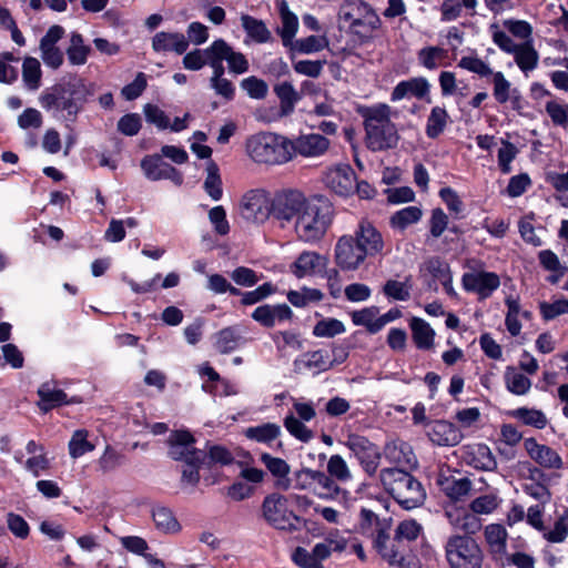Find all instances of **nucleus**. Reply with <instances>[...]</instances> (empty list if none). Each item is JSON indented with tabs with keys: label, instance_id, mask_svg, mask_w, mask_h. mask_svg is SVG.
Returning a JSON list of instances; mask_svg holds the SVG:
<instances>
[{
	"label": "nucleus",
	"instance_id": "f257e3e1",
	"mask_svg": "<svg viewBox=\"0 0 568 568\" xmlns=\"http://www.w3.org/2000/svg\"><path fill=\"white\" fill-rule=\"evenodd\" d=\"M89 94L84 81L73 78L43 91L39 97V103L54 116L61 114L63 119L74 121L87 103Z\"/></svg>",
	"mask_w": 568,
	"mask_h": 568
},
{
	"label": "nucleus",
	"instance_id": "f03ea898",
	"mask_svg": "<svg viewBox=\"0 0 568 568\" xmlns=\"http://www.w3.org/2000/svg\"><path fill=\"white\" fill-rule=\"evenodd\" d=\"M365 129V142L374 152L393 149L397 145L399 135L395 123L390 120V108L377 104L362 111Z\"/></svg>",
	"mask_w": 568,
	"mask_h": 568
},
{
	"label": "nucleus",
	"instance_id": "7ed1b4c3",
	"mask_svg": "<svg viewBox=\"0 0 568 568\" xmlns=\"http://www.w3.org/2000/svg\"><path fill=\"white\" fill-rule=\"evenodd\" d=\"M332 222V205L324 199L311 197L294 222V232L301 242L316 244L324 239Z\"/></svg>",
	"mask_w": 568,
	"mask_h": 568
},
{
	"label": "nucleus",
	"instance_id": "20e7f679",
	"mask_svg": "<svg viewBox=\"0 0 568 568\" xmlns=\"http://www.w3.org/2000/svg\"><path fill=\"white\" fill-rule=\"evenodd\" d=\"M379 479L384 488L405 509L420 506L426 497L422 484L408 470L399 468H384L379 471Z\"/></svg>",
	"mask_w": 568,
	"mask_h": 568
},
{
	"label": "nucleus",
	"instance_id": "39448f33",
	"mask_svg": "<svg viewBox=\"0 0 568 568\" xmlns=\"http://www.w3.org/2000/svg\"><path fill=\"white\" fill-rule=\"evenodd\" d=\"M288 148V139L273 132H258L245 142L247 156L260 165H278L291 161Z\"/></svg>",
	"mask_w": 568,
	"mask_h": 568
},
{
	"label": "nucleus",
	"instance_id": "423d86ee",
	"mask_svg": "<svg viewBox=\"0 0 568 568\" xmlns=\"http://www.w3.org/2000/svg\"><path fill=\"white\" fill-rule=\"evenodd\" d=\"M445 555L450 568H481L483 551L470 536H450L445 545Z\"/></svg>",
	"mask_w": 568,
	"mask_h": 568
},
{
	"label": "nucleus",
	"instance_id": "0eeeda50",
	"mask_svg": "<svg viewBox=\"0 0 568 568\" xmlns=\"http://www.w3.org/2000/svg\"><path fill=\"white\" fill-rule=\"evenodd\" d=\"M341 17L357 34H369L382 26L376 11L364 0H345L341 7Z\"/></svg>",
	"mask_w": 568,
	"mask_h": 568
},
{
	"label": "nucleus",
	"instance_id": "6e6552de",
	"mask_svg": "<svg viewBox=\"0 0 568 568\" xmlns=\"http://www.w3.org/2000/svg\"><path fill=\"white\" fill-rule=\"evenodd\" d=\"M240 212L248 222L262 224L273 214V197L264 189H252L241 199Z\"/></svg>",
	"mask_w": 568,
	"mask_h": 568
},
{
	"label": "nucleus",
	"instance_id": "1a4fd4ad",
	"mask_svg": "<svg viewBox=\"0 0 568 568\" xmlns=\"http://www.w3.org/2000/svg\"><path fill=\"white\" fill-rule=\"evenodd\" d=\"M344 445L351 450L368 476H374L377 473L382 453L376 444L365 436L349 433Z\"/></svg>",
	"mask_w": 568,
	"mask_h": 568
},
{
	"label": "nucleus",
	"instance_id": "9d476101",
	"mask_svg": "<svg viewBox=\"0 0 568 568\" xmlns=\"http://www.w3.org/2000/svg\"><path fill=\"white\" fill-rule=\"evenodd\" d=\"M263 517L276 529L293 531L297 529L298 517L287 508V500L278 494L267 496L262 505Z\"/></svg>",
	"mask_w": 568,
	"mask_h": 568
},
{
	"label": "nucleus",
	"instance_id": "9b49d317",
	"mask_svg": "<svg viewBox=\"0 0 568 568\" xmlns=\"http://www.w3.org/2000/svg\"><path fill=\"white\" fill-rule=\"evenodd\" d=\"M195 439L187 430L172 432L168 438L169 456L184 463H203L206 454L194 447Z\"/></svg>",
	"mask_w": 568,
	"mask_h": 568
},
{
	"label": "nucleus",
	"instance_id": "f8f14e48",
	"mask_svg": "<svg viewBox=\"0 0 568 568\" xmlns=\"http://www.w3.org/2000/svg\"><path fill=\"white\" fill-rule=\"evenodd\" d=\"M310 200L298 190H283L273 197V215L286 222L296 220Z\"/></svg>",
	"mask_w": 568,
	"mask_h": 568
},
{
	"label": "nucleus",
	"instance_id": "ddd939ff",
	"mask_svg": "<svg viewBox=\"0 0 568 568\" xmlns=\"http://www.w3.org/2000/svg\"><path fill=\"white\" fill-rule=\"evenodd\" d=\"M366 258L351 234L337 239L334 246V262L341 271L355 272L359 270Z\"/></svg>",
	"mask_w": 568,
	"mask_h": 568
},
{
	"label": "nucleus",
	"instance_id": "4468645a",
	"mask_svg": "<svg viewBox=\"0 0 568 568\" xmlns=\"http://www.w3.org/2000/svg\"><path fill=\"white\" fill-rule=\"evenodd\" d=\"M329 261L324 254L305 250L290 265L291 273L297 278L326 276Z\"/></svg>",
	"mask_w": 568,
	"mask_h": 568
},
{
	"label": "nucleus",
	"instance_id": "2eb2a0df",
	"mask_svg": "<svg viewBox=\"0 0 568 568\" xmlns=\"http://www.w3.org/2000/svg\"><path fill=\"white\" fill-rule=\"evenodd\" d=\"M462 285L466 292L476 293L480 300H486L499 287L498 274L487 271H473L463 274Z\"/></svg>",
	"mask_w": 568,
	"mask_h": 568
},
{
	"label": "nucleus",
	"instance_id": "dca6fc26",
	"mask_svg": "<svg viewBox=\"0 0 568 568\" xmlns=\"http://www.w3.org/2000/svg\"><path fill=\"white\" fill-rule=\"evenodd\" d=\"M288 152L291 159L294 154L303 158H318L324 155L329 149L331 142L324 135L318 133L301 134L294 140H288Z\"/></svg>",
	"mask_w": 568,
	"mask_h": 568
},
{
	"label": "nucleus",
	"instance_id": "f3484780",
	"mask_svg": "<svg viewBox=\"0 0 568 568\" xmlns=\"http://www.w3.org/2000/svg\"><path fill=\"white\" fill-rule=\"evenodd\" d=\"M459 456L465 464L484 471H493L497 467L491 449L483 443H473L459 448Z\"/></svg>",
	"mask_w": 568,
	"mask_h": 568
},
{
	"label": "nucleus",
	"instance_id": "a211bd4d",
	"mask_svg": "<svg viewBox=\"0 0 568 568\" xmlns=\"http://www.w3.org/2000/svg\"><path fill=\"white\" fill-rule=\"evenodd\" d=\"M384 458L396 467L405 471L413 470L417 467V457L412 446L402 440L393 439L385 444L383 454Z\"/></svg>",
	"mask_w": 568,
	"mask_h": 568
},
{
	"label": "nucleus",
	"instance_id": "6ab92c4d",
	"mask_svg": "<svg viewBox=\"0 0 568 568\" xmlns=\"http://www.w3.org/2000/svg\"><path fill=\"white\" fill-rule=\"evenodd\" d=\"M64 29L61 26L54 24L48 29L40 40V55L43 63L49 68L58 69L63 63V52L57 47L58 41L62 39Z\"/></svg>",
	"mask_w": 568,
	"mask_h": 568
},
{
	"label": "nucleus",
	"instance_id": "aec40b11",
	"mask_svg": "<svg viewBox=\"0 0 568 568\" xmlns=\"http://www.w3.org/2000/svg\"><path fill=\"white\" fill-rule=\"evenodd\" d=\"M351 236L356 241V244L359 246L366 257L376 256L383 252V236L379 231L367 220H362L358 223L354 234H351Z\"/></svg>",
	"mask_w": 568,
	"mask_h": 568
},
{
	"label": "nucleus",
	"instance_id": "412c9836",
	"mask_svg": "<svg viewBox=\"0 0 568 568\" xmlns=\"http://www.w3.org/2000/svg\"><path fill=\"white\" fill-rule=\"evenodd\" d=\"M356 175L348 164L328 169L324 175L325 185L338 195L347 196L355 191Z\"/></svg>",
	"mask_w": 568,
	"mask_h": 568
},
{
	"label": "nucleus",
	"instance_id": "4be33fe9",
	"mask_svg": "<svg viewBox=\"0 0 568 568\" xmlns=\"http://www.w3.org/2000/svg\"><path fill=\"white\" fill-rule=\"evenodd\" d=\"M430 84L426 78L416 77L400 81L393 89L390 100L393 102L407 98L426 99L429 102Z\"/></svg>",
	"mask_w": 568,
	"mask_h": 568
},
{
	"label": "nucleus",
	"instance_id": "5701e85b",
	"mask_svg": "<svg viewBox=\"0 0 568 568\" xmlns=\"http://www.w3.org/2000/svg\"><path fill=\"white\" fill-rule=\"evenodd\" d=\"M293 366L294 371L298 374L305 372L320 374L333 367V362L326 351L317 349L313 352H306L296 357L293 362Z\"/></svg>",
	"mask_w": 568,
	"mask_h": 568
},
{
	"label": "nucleus",
	"instance_id": "b1692460",
	"mask_svg": "<svg viewBox=\"0 0 568 568\" xmlns=\"http://www.w3.org/2000/svg\"><path fill=\"white\" fill-rule=\"evenodd\" d=\"M527 454L541 467L559 469L562 466V459L551 447L541 445L532 437L524 442Z\"/></svg>",
	"mask_w": 568,
	"mask_h": 568
},
{
	"label": "nucleus",
	"instance_id": "393cba45",
	"mask_svg": "<svg viewBox=\"0 0 568 568\" xmlns=\"http://www.w3.org/2000/svg\"><path fill=\"white\" fill-rule=\"evenodd\" d=\"M151 45L156 53L174 52L180 55L186 52L189 41L183 33L160 31L153 36Z\"/></svg>",
	"mask_w": 568,
	"mask_h": 568
},
{
	"label": "nucleus",
	"instance_id": "a878e982",
	"mask_svg": "<svg viewBox=\"0 0 568 568\" xmlns=\"http://www.w3.org/2000/svg\"><path fill=\"white\" fill-rule=\"evenodd\" d=\"M274 92L280 100V110H270V121H273L281 116L290 115L295 104L300 101L301 95L295 90L291 82L284 81L274 87Z\"/></svg>",
	"mask_w": 568,
	"mask_h": 568
},
{
	"label": "nucleus",
	"instance_id": "bb28decb",
	"mask_svg": "<svg viewBox=\"0 0 568 568\" xmlns=\"http://www.w3.org/2000/svg\"><path fill=\"white\" fill-rule=\"evenodd\" d=\"M292 316L293 312L286 304H264L252 313V318L265 327H273L276 322L290 321Z\"/></svg>",
	"mask_w": 568,
	"mask_h": 568
},
{
	"label": "nucleus",
	"instance_id": "cd10ccee",
	"mask_svg": "<svg viewBox=\"0 0 568 568\" xmlns=\"http://www.w3.org/2000/svg\"><path fill=\"white\" fill-rule=\"evenodd\" d=\"M429 439L438 446H456L463 439V433L446 420L435 422L428 430Z\"/></svg>",
	"mask_w": 568,
	"mask_h": 568
},
{
	"label": "nucleus",
	"instance_id": "c85d7f7f",
	"mask_svg": "<svg viewBox=\"0 0 568 568\" xmlns=\"http://www.w3.org/2000/svg\"><path fill=\"white\" fill-rule=\"evenodd\" d=\"M40 400L38 407L47 413L58 406L70 403L67 394L54 382H45L38 388Z\"/></svg>",
	"mask_w": 568,
	"mask_h": 568
},
{
	"label": "nucleus",
	"instance_id": "c756f323",
	"mask_svg": "<svg viewBox=\"0 0 568 568\" xmlns=\"http://www.w3.org/2000/svg\"><path fill=\"white\" fill-rule=\"evenodd\" d=\"M313 495L323 500H335L346 491L328 474L316 470Z\"/></svg>",
	"mask_w": 568,
	"mask_h": 568
},
{
	"label": "nucleus",
	"instance_id": "7c9ffc66",
	"mask_svg": "<svg viewBox=\"0 0 568 568\" xmlns=\"http://www.w3.org/2000/svg\"><path fill=\"white\" fill-rule=\"evenodd\" d=\"M278 12L282 26L277 29V33L282 39L283 45L287 48L298 31V18L290 10L286 1L278 3Z\"/></svg>",
	"mask_w": 568,
	"mask_h": 568
},
{
	"label": "nucleus",
	"instance_id": "2f4dec72",
	"mask_svg": "<svg viewBox=\"0 0 568 568\" xmlns=\"http://www.w3.org/2000/svg\"><path fill=\"white\" fill-rule=\"evenodd\" d=\"M155 528L165 535H174L181 530V525L173 511L165 506H154L151 511Z\"/></svg>",
	"mask_w": 568,
	"mask_h": 568
},
{
	"label": "nucleus",
	"instance_id": "473e14b6",
	"mask_svg": "<svg viewBox=\"0 0 568 568\" xmlns=\"http://www.w3.org/2000/svg\"><path fill=\"white\" fill-rule=\"evenodd\" d=\"M446 515L449 524L456 530H460L467 534L466 536L476 534L481 527L480 520L471 510L469 513L466 510L456 509L453 511H447Z\"/></svg>",
	"mask_w": 568,
	"mask_h": 568
},
{
	"label": "nucleus",
	"instance_id": "72a5a7b5",
	"mask_svg": "<svg viewBox=\"0 0 568 568\" xmlns=\"http://www.w3.org/2000/svg\"><path fill=\"white\" fill-rule=\"evenodd\" d=\"M415 345L419 349H430L434 346L435 331L423 318L413 317L409 323Z\"/></svg>",
	"mask_w": 568,
	"mask_h": 568
},
{
	"label": "nucleus",
	"instance_id": "f704fd0d",
	"mask_svg": "<svg viewBox=\"0 0 568 568\" xmlns=\"http://www.w3.org/2000/svg\"><path fill=\"white\" fill-rule=\"evenodd\" d=\"M477 0H444L440 4V21L450 22L462 17L463 8L470 11L473 16L477 8Z\"/></svg>",
	"mask_w": 568,
	"mask_h": 568
},
{
	"label": "nucleus",
	"instance_id": "c9c22d12",
	"mask_svg": "<svg viewBox=\"0 0 568 568\" xmlns=\"http://www.w3.org/2000/svg\"><path fill=\"white\" fill-rule=\"evenodd\" d=\"M221 54L227 62L229 70L235 74L245 73L248 70V61L245 55L241 52H236L233 48L223 39L215 40Z\"/></svg>",
	"mask_w": 568,
	"mask_h": 568
},
{
	"label": "nucleus",
	"instance_id": "e433bc0d",
	"mask_svg": "<svg viewBox=\"0 0 568 568\" xmlns=\"http://www.w3.org/2000/svg\"><path fill=\"white\" fill-rule=\"evenodd\" d=\"M241 23L247 36L257 43H266L272 39V33L266 24L252 16L242 14Z\"/></svg>",
	"mask_w": 568,
	"mask_h": 568
},
{
	"label": "nucleus",
	"instance_id": "4c0bfd02",
	"mask_svg": "<svg viewBox=\"0 0 568 568\" xmlns=\"http://www.w3.org/2000/svg\"><path fill=\"white\" fill-rule=\"evenodd\" d=\"M328 45V40L324 36H308L306 38L293 40L287 47L291 52L301 54H312L324 50Z\"/></svg>",
	"mask_w": 568,
	"mask_h": 568
},
{
	"label": "nucleus",
	"instance_id": "58836bf2",
	"mask_svg": "<svg viewBox=\"0 0 568 568\" xmlns=\"http://www.w3.org/2000/svg\"><path fill=\"white\" fill-rule=\"evenodd\" d=\"M485 539L494 554L503 555L506 551L507 530L500 524H489L485 527Z\"/></svg>",
	"mask_w": 568,
	"mask_h": 568
},
{
	"label": "nucleus",
	"instance_id": "ea45409f",
	"mask_svg": "<svg viewBox=\"0 0 568 568\" xmlns=\"http://www.w3.org/2000/svg\"><path fill=\"white\" fill-rule=\"evenodd\" d=\"M141 169L146 179L151 181L164 180L171 171V165L162 160L160 155H148L141 161Z\"/></svg>",
	"mask_w": 568,
	"mask_h": 568
},
{
	"label": "nucleus",
	"instance_id": "a19ab883",
	"mask_svg": "<svg viewBox=\"0 0 568 568\" xmlns=\"http://www.w3.org/2000/svg\"><path fill=\"white\" fill-rule=\"evenodd\" d=\"M515 55V61L523 72L534 70L538 64V52L534 49L531 41L518 44L511 52Z\"/></svg>",
	"mask_w": 568,
	"mask_h": 568
},
{
	"label": "nucleus",
	"instance_id": "79ce46f5",
	"mask_svg": "<svg viewBox=\"0 0 568 568\" xmlns=\"http://www.w3.org/2000/svg\"><path fill=\"white\" fill-rule=\"evenodd\" d=\"M91 52L89 45L84 44L83 37L78 32L70 36V45L67 49L68 60L72 65L85 64Z\"/></svg>",
	"mask_w": 568,
	"mask_h": 568
},
{
	"label": "nucleus",
	"instance_id": "37998d69",
	"mask_svg": "<svg viewBox=\"0 0 568 568\" xmlns=\"http://www.w3.org/2000/svg\"><path fill=\"white\" fill-rule=\"evenodd\" d=\"M42 70L37 58L27 57L22 63V80L26 88L36 91L41 87Z\"/></svg>",
	"mask_w": 568,
	"mask_h": 568
},
{
	"label": "nucleus",
	"instance_id": "c03bdc74",
	"mask_svg": "<svg viewBox=\"0 0 568 568\" xmlns=\"http://www.w3.org/2000/svg\"><path fill=\"white\" fill-rule=\"evenodd\" d=\"M473 484L466 478H446L442 481L445 495L452 500L458 501L465 498L471 490Z\"/></svg>",
	"mask_w": 568,
	"mask_h": 568
},
{
	"label": "nucleus",
	"instance_id": "a18cd8bd",
	"mask_svg": "<svg viewBox=\"0 0 568 568\" xmlns=\"http://www.w3.org/2000/svg\"><path fill=\"white\" fill-rule=\"evenodd\" d=\"M448 119L449 115L444 108L434 106L427 118L425 129L427 136L430 139H436L439 136L444 132L448 123Z\"/></svg>",
	"mask_w": 568,
	"mask_h": 568
},
{
	"label": "nucleus",
	"instance_id": "49530a36",
	"mask_svg": "<svg viewBox=\"0 0 568 568\" xmlns=\"http://www.w3.org/2000/svg\"><path fill=\"white\" fill-rule=\"evenodd\" d=\"M281 426L275 423H265L258 426L248 427L245 436L258 443L268 444L281 435Z\"/></svg>",
	"mask_w": 568,
	"mask_h": 568
},
{
	"label": "nucleus",
	"instance_id": "de8ad7c7",
	"mask_svg": "<svg viewBox=\"0 0 568 568\" xmlns=\"http://www.w3.org/2000/svg\"><path fill=\"white\" fill-rule=\"evenodd\" d=\"M511 415L523 424L537 429H544L548 424V418L544 412L535 408L519 407Z\"/></svg>",
	"mask_w": 568,
	"mask_h": 568
},
{
	"label": "nucleus",
	"instance_id": "09e8293b",
	"mask_svg": "<svg viewBox=\"0 0 568 568\" xmlns=\"http://www.w3.org/2000/svg\"><path fill=\"white\" fill-rule=\"evenodd\" d=\"M545 111L555 125L568 129L567 102L559 99H550L545 104Z\"/></svg>",
	"mask_w": 568,
	"mask_h": 568
},
{
	"label": "nucleus",
	"instance_id": "8fccbe9b",
	"mask_svg": "<svg viewBox=\"0 0 568 568\" xmlns=\"http://www.w3.org/2000/svg\"><path fill=\"white\" fill-rule=\"evenodd\" d=\"M423 212L417 206H407L395 212L390 217V225L397 230H405L422 219Z\"/></svg>",
	"mask_w": 568,
	"mask_h": 568
},
{
	"label": "nucleus",
	"instance_id": "3c124183",
	"mask_svg": "<svg viewBox=\"0 0 568 568\" xmlns=\"http://www.w3.org/2000/svg\"><path fill=\"white\" fill-rule=\"evenodd\" d=\"M327 474L337 483H347L353 479L352 471L343 456L332 455L327 462Z\"/></svg>",
	"mask_w": 568,
	"mask_h": 568
},
{
	"label": "nucleus",
	"instance_id": "603ef678",
	"mask_svg": "<svg viewBox=\"0 0 568 568\" xmlns=\"http://www.w3.org/2000/svg\"><path fill=\"white\" fill-rule=\"evenodd\" d=\"M507 389L515 395H525L531 387V381L515 368L508 367L505 373Z\"/></svg>",
	"mask_w": 568,
	"mask_h": 568
},
{
	"label": "nucleus",
	"instance_id": "864d4df0",
	"mask_svg": "<svg viewBox=\"0 0 568 568\" xmlns=\"http://www.w3.org/2000/svg\"><path fill=\"white\" fill-rule=\"evenodd\" d=\"M447 57V51L440 47H425L418 51V62L428 70H435L442 65V61Z\"/></svg>",
	"mask_w": 568,
	"mask_h": 568
},
{
	"label": "nucleus",
	"instance_id": "5fc2aeb1",
	"mask_svg": "<svg viewBox=\"0 0 568 568\" xmlns=\"http://www.w3.org/2000/svg\"><path fill=\"white\" fill-rule=\"evenodd\" d=\"M88 435L85 429H78L72 434L68 445L71 458L77 459L94 449L95 446L88 440Z\"/></svg>",
	"mask_w": 568,
	"mask_h": 568
},
{
	"label": "nucleus",
	"instance_id": "6e6d98bb",
	"mask_svg": "<svg viewBox=\"0 0 568 568\" xmlns=\"http://www.w3.org/2000/svg\"><path fill=\"white\" fill-rule=\"evenodd\" d=\"M378 308L371 306L361 311H355L352 314V321L355 325L365 326L371 333L375 334L381 331V324H378Z\"/></svg>",
	"mask_w": 568,
	"mask_h": 568
},
{
	"label": "nucleus",
	"instance_id": "4d7b16f0",
	"mask_svg": "<svg viewBox=\"0 0 568 568\" xmlns=\"http://www.w3.org/2000/svg\"><path fill=\"white\" fill-rule=\"evenodd\" d=\"M324 294L317 288L303 287L300 291H290L287 300L295 307H305L310 303L320 302Z\"/></svg>",
	"mask_w": 568,
	"mask_h": 568
},
{
	"label": "nucleus",
	"instance_id": "13d9d810",
	"mask_svg": "<svg viewBox=\"0 0 568 568\" xmlns=\"http://www.w3.org/2000/svg\"><path fill=\"white\" fill-rule=\"evenodd\" d=\"M123 460L124 456L120 452L106 445L103 454L98 459V468L101 473L108 474L119 468Z\"/></svg>",
	"mask_w": 568,
	"mask_h": 568
},
{
	"label": "nucleus",
	"instance_id": "bf43d9fd",
	"mask_svg": "<svg viewBox=\"0 0 568 568\" xmlns=\"http://www.w3.org/2000/svg\"><path fill=\"white\" fill-rule=\"evenodd\" d=\"M501 499L497 494L481 495L471 500L469 508L476 515H489L494 513L500 505Z\"/></svg>",
	"mask_w": 568,
	"mask_h": 568
},
{
	"label": "nucleus",
	"instance_id": "052dcab7",
	"mask_svg": "<svg viewBox=\"0 0 568 568\" xmlns=\"http://www.w3.org/2000/svg\"><path fill=\"white\" fill-rule=\"evenodd\" d=\"M206 178L203 187L207 195L213 201H219L222 197V181L219 174L217 166L214 163L209 164L206 169Z\"/></svg>",
	"mask_w": 568,
	"mask_h": 568
},
{
	"label": "nucleus",
	"instance_id": "680f3d73",
	"mask_svg": "<svg viewBox=\"0 0 568 568\" xmlns=\"http://www.w3.org/2000/svg\"><path fill=\"white\" fill-rule=\"evenodd\" d=\"M240 335L233 327H226L221 329L215 335V347L222 354L233 352L239 344Z\"/></svg>",
	"mask_w": 568,
	"mask_h": 568
},
{
	"label": "nucleus",
	"instance_id": "e2e57ef3",
	"mask_svg": "<svg viewBox=\"0 0 568 568\" xmlns=\"http://www.w3.org/2000/svg\"><path fill=\"white\" fill-rule=\"evenodd\" d=\"M493 84H494V98L498 103H506L510 99L511 94L517 90L511 88L510 82L505 78L504 73L493 72Z\"/></svg>",
	"mask_w": 568,
	"mask_h": 568
},
{
	"label": "nucleus",
	"instance_id": "0e129e2a",
	"mask_svg": "<svg viewBox=\"0 0 568 568\" xmlns=\"http://www.w3.org/2000/svg\"><path fill=\"white\" fill-rule=\"evenodd\" d=\"M345 332V325L336 318H325L316 323L313 334L317 337H334Z\"/></svg>",
	"mask_w": 568,
	"mask_h": 568
},
{
	"label": "nucleus",
	"instance_id": "69168bd1",
	"mask_svg": "<svg viewBox=\"0 0 568 568\" xmlns=\"http://www.w3.org/2000/svg\"><path fill=\"white\" fill-rule=\"evenodd\" d=\"M284 426L286 430L296 439L307 443L313 438V432L308 429L302 420L294 415H287L284 418Z\"/></svg>",
	"mask_w": 568,
	"mask_h": 568
},
{
	"label": "nucleus",
	"instance_id": "338daca9",
	"mask_svg": "<svg viewBox=\"0 0 568 568\" xmlns=\"http://www.w3.org/2000/svg\"><path fill=\"white\" fill-rule=\"evenodd\" d=\"M143 113L148 123L155 125L159 130L169 129L170 119L158 105L151 103L145 104L143 106Z\"/></svg>",
	"mask_w": 568,
	"mask_h": 568
},
{
	"label": "nucleus",
	"instance_id": "774afa93",
	"mask_svg": "<svg viewBox=\"0 0 568 568\" xmlns=\"http://www.w3.org/2000/svg\"><path fill=\"white\" fill-rule=\"evenodd\" d=\"M568 535V509L556 520L554 528L544 534L549 542H562Z\"/></svg>",
	"mask_w": 568,
	"mask_h": 568
}]
</instances>
